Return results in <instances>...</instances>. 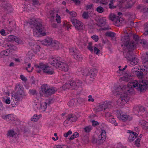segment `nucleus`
Wrapping results in <instances>:
<instances>
[{
  "label": "nucleus",
  "instance_id": "obj_1",
  "mask_svg": "<svg viewBox=\"0 0 148 148\" xmlns=\"http://www.w3.org/2000/svg\"><path fill=\"white\" fill-rule=\"evenodd\" d=\"M136 75L138 78H141L139 82L134 80L129 82L127 86H125L123 88L118 87L114 91L115 95L119 96V97L117 101V104L119 106L124 105L129 100L127 94L133 92V88H135L138 91L142 92L147 89L148 87V82L147 80H144L142 77L144 73L142 71H137Z\"/></svg>",
  "mask_w": 148,
  "mask_h": 148
},
{
  "label": "nucleus",
  "instance_id": "obj_2",
  "mask_svg": "<svg viewBox=\"0 0 148 148\" xmlns=\"http://www.w3.org/2000/svg\"><path fill=\"white\" fill-rule=\"evenodd\" d=\"M130 32L125 31V35L122 38L121 40L125 44V46L132 50L136 47L137 41L140 39L138 35H133L132 36Z\"/></svg>",
  "mask_w": 148,
  "mask_h": 148
},
{
  "label": "nucleus",
  "instance_id": "obj_3",
  "mask_svg": "<svg viewBox=\"0 0 148 148\" xmlns=\"http://www.w3.org/2000/svg\"><path fill=\"white\" fill-rule=\"evenodd\" d=\"M30 24L32 26V27L33 28V34L34 36L39 37L40 35L42 36L46 35L45 32L42 33V32L45 31V29L40 22L35 18H32L31 20Z\"/></svg>",
  "mask_w": 148,
  "mask_h": 148
},
{
  "label": "nucleus",
  "instance_id": "obj_4",
  "mask_svg": "<svg viewBox=\"0 0 148 148\" xmlns=\"http://www.w3.org/2000/svg\"><path fill=\"white\" fill-rule=\"evenodd\" d=\"M15 90L16 92L12 95V97L14 98L15 101H19L25 98L27 95L24 91V89L20 84L18 83L15 86Z\"/></svg>",
  "mask_w": 148,
  "mask_h": 148
},
{
  "label": "nucleus",
  "instance_id": "obj_5",
  "mask_svg": "<svg viewBox=\"0 0 148 148\" xmlns=\"http://www.w3.org/2000/svg\"><path fill=\"white\" fill-rule=\"evenodd\" d=\"M34 66L36 69V71L38 73H40L42 70L44 73L47 75H51L55 73L53 69L42 62L38 64H35Z\"/></svg>",
  "mask_w": 148,
  "mask_h": 148
},
{
  "label": "nucleus",
  "instance_id": "obj_6",
  "mask_svg": "<svg viewBox=\"0 0 148 148\" xmlns=\"http://www.w3.org/2000/svg\"><path fill=\"white\" fill-rule=\"evenodd\" d=\"M82 84V82L79 80L71 81L69 83L65 84L62 86V88L64 90L66 89L72 90H77L79 86Z\"/></svg>",
  "mask_w": 148,
  "mask_h": 148
},
{
  "label": "nucleus",
  "instance_id": "obj_7",
  "mask_svg": "<svg viewBox=\"0 0 148 148\" xmlns=\"http://www.w3.org/2000/svg\"><path fill=\"white\" fill-rule=\"evenodd\" d=\"M56 91L54 87L50 88L47 84H43L41 86V91L42 92L43 95L46 97H49L55 93Z\"/></svg>",
  "mask_w": 148,
  "mask_h": 148
},
{
  "label": "nucleus",
  "instance_id": "obj_8",
  "mask_svg": "<svg viewBox=\"0 0 148 148\" xmlns=\"http://www.w3.org/2000/svg\"><path fill=\"white\" fill-rule=\"evenodd\" d=\"M112 107L111 103L110 101H105L101 103L96 107L98 111H105L106 109L110 108Z\"/></svg>",
  "mask_w": 148,
  "mask_h": 148
},
{
  "label": "nucleus",
  "instance_id": "obj_9",
  "mask_svg": "<svg viewBox=\"0 0 148 148\" xmlns=\"http://www.w3.org/2000/svg\"><path fill=\"white\" fill-rule=\"evenodd\" d=\"M71 21L77 30L81 31L84 29L83 24L80 21L73 18H71Z\"/></svg>",
  "mask_w": 148,
  "mask_h": 148
},
{
  "label": "nucleus",
  "instance_id": "obj_10",
  "mask_svg": "<svg viewBox=\"0 0 148 148\" xmlns=\"http://www.w3.org/2000/svg\"><path fill=\"white\" fill-rule=\"evenodd\" d=\"M69 52L70 54L73 56L75 59L78 61L81 60L82 57L79 51L76 48L73 47L70 48L69 49Z\"/></svg>",
  "mask_w": 148,
  "mask_h": 148
},
{
  "label": "nucleus",
  "instance_id": "obj_11",
  "mask_svg": "<svg viewBox=\"0 0 148 148\" xmlns=\"http://www.w3.org/2000/svg\"><path fill=\"white\" fill-rule=\"evenodd\" d=\"M59 58H55L53 57L49 58V60L51 65L56 68H58L60 64L61 63V62L59 60Z\"/></svg>",
  "mask_w": 148,
  "mask_h": 148
},
{
  "label": "nucleus",
  "instance_id": "obj_12",
  "mask_svg": "<svg viewBox=\"0 0 148 148\" xmlns=\"http://www.w3.org/2000/svg\"><path fill=\"white\" fill-rule=\"evenodd\" d=\"M97 73V71L96 69H90L87 74L86 73H84V74L88 77V78H89L90 80H92L95 78Z\"/></svg>",
  "mask_w": 148,
  "mask_h": 148
},
{
  "label": "nucleus",
  "instance_id": "obj_13",
  "mask_svg": "<svg viewBox=\"0 0 148 148\" xmlns=\"http://www.w3.org/2000/svg\"><path fill=\"white\" fill-rule=\"evenodd\" d=\"M134 112L136 114L140 115H143L146 112L145 108L143 106H135L134 108Z\"/></svg>",
  "mask_w": 148,
  "mask_h": 148
},
{
  "label": "nucleus",
  "instance_id": "obj_14",
  "mask_svg": "<svg viewBox=\"0 0 148 148\" xmlns=\"http://www.w3.org/2000/svg\"><path fill=\"white\" fill-rule=\"evenodd\" d=\"M106 20L105 17H101L98 19L97 25L102 27L107 25Z\"/></svg>",
  "mask_w": 148,
  "mask_h": 148
},
{
  "label": "nucleus",
  "instance_id": "obj_15",
  "mask_svg": "<svg viewBox=\"0 0 148 148\" xmlns=\"http://www.w3.org/2000/svg\"><path fill=\"white\" fill-rule=\"evenodd\" d=\"M113 22L116 26H119L122 25L124 23V21L119 16H116Z\"/></svg>",
  "mask_w": 148,
  "mask_h": 148
},
{
  "label": "nucleus",
  "instance_id": "obj_16",
  "mask_svg": "<svg viewBox=\"0 0 148 148\" xmlns=\"http://www.w3.org/2000/svg\"><path fill=\"white\" fill-rule=\"evenodd\" d=\"M128 131L130 134L128 138V140L130 142H132L137 137L138 134L135 132L130 130H128Z\"/></svg>",
  "mask_w": 148,
  "mask_h": 148
},
{
  "label": "nucleus",
  "instance_id": "obj_17",
  "mask_svg": "<svg viewBox=\"0 0 148 148\" xmlns=\"http://www.w3.org/2000/svg\"><path fill=\"white\" fill-rule=\"evenodd\" d=\"M60 65L58 68L59 69L65 72H66L68 71L69 66L67 64L61 62V63H60Z\"/></svg>",
  "mask_w": 148,
  "mask_h": 148
},
{
  "label": "nucleus",
  "instance_id": "obj_18",
  "mask_svg": "<svg viewBox=\"0 0 148 148\" xmlns=\"http://www.w3.org/2000/svg\"><path fill=\"white\" fill-rule=\"evenodd\" d=\"M118 117L120 120L123 121L128 120L130 121L131 119V118L129 116L123 114H121L120 115L118 116Z\"/></svg>",
  "mask_w": 148,
  "mask_h": 148
},
{
  "label": "nucleus",
  "instance_id": "obj_19",
  "mask_svg": "<svg viewBox=\"0 0 148 148\" xmlns=\"http://www.w3.org/2000/svg\"><path fill=\"white\" fill-rule=\"evenodd\" d=\"M53 40L51 38L47 37L44 40L42 41L43 45H51Z\"/></svg>",
  "mask_w": 148,
  "mask_h": 148
},
{
  "label": "nucleus",
  "instance_id": "obj_20",
  "mask_svg": "<svg viewBox=\"0 0 148 148\" xmlns=\"http://www.w3.org/2000/svg\"><path fill=\"white\" fill-rule=\"evenodd\" d=\"M128 63L130 65L133 66L136 65L139 62V60L136 57H132L131 58H128Z\"/></svg>",
  "mask_w": 148,
  "mask_h": 148
},
{
  "label": "nucleus",
  "instance_id": "obj_21",
  "mask_svg": "<svg viewBox=\"0 0 148 148\" xmlns=\"http://www.w3.org/2000/svg\"><path fill=\"white\" fill-rule=\"evenodd\" d=\"M124 48H125L126 51H127V52L126 54V58L128 60V58L130 59L132 58V56L133 54L132 51L134 49V48H133L132 50H131V49L125 46V45H124Z\"/></svg>",
  "mask_w": 148,
  "mask_h": 148
},
{
  "label": "nucleus",
  "instance_id": "obj_22",
  "mask_svg": "<svg viewBox=\"0 0 148 148\" xmlns=\"http://www.w3.org/2000/svg\"><path fill=\"white\" fill-rule=\"evenodd\" d=\"M51 46L55 49L58 50L60 48L61 45L58 41L56 40H53Z\"/></svg>",
  "mask_w": 148,
  "mask_h": 148
},
{
  "label": "nucleus",
  "instance_id": "obj_23",
  "mask_svg": "<svg viewBox=\"0 0 148 148\" xmlns=\"http://www.w3.org/2000/svg\"><path fill=\"white\" fill-rule=\"evenodd\" d=\"M106 137V133L104 130H101V134L99 136L98 138L99 140H104Z\"/></svg>",
  "mask_w": 148,
  "mask_h": 148
},
{
  "label": "nucleus",
  "instance_id": "obj_24",
  "mask_svg": "<svg viewBox=\"0 0 148 148\" xmlns=\"http://www.w3.org/2000/svg\"><path fill=\"white\" fill-rule=\"evenodd\" d=\"M10 52V51L8 49L1 51L0 53V57L4 58L5 56H8Z\"/></svg>",
  "mask_w": 148,
  "mask_h": 148
},
{
  "label": "nucleus",
  "instance_id": "obj_25",
  "mask_svg": "<svg viewBox=\"0 0 148 148\" xmlns=\"http://www.w3.org/2000/svg\"><path fill=\"white\" fill-rule=\"evenodd\" d=\"M67 117L71 122L75 121L77 119V117L75 115L72 114H69Z\"/></svg>",
  "mask_w": 148,
  "mask_h": 148
},
{
  "label": "nucleus",
  "instance_id": "obj_26",
  "mask_svg": "<svg viewBox=\"0 0 148 148\" xmlns=\"http://www.w3.org/2000/svg\"><path fill=\"white\" fill-rule=\"evenodd\" d=\"M144 64L140 68V70L145 74L148 72V64Z\"/></svg>",
  "mask_w": 148,
  "mask_h": 148
},
{
  "label": "nucleus",
  "instance_id": "obj_27",
  "mask_svg": "<svg viewBox=\"0 0 148 148\" xmlns=\"http://www.w3.org/2000/svg\"><path fill=\"white\" fill-rule=\"evenodd\" d=\"M6 48L7 49H9L10 50H9L11 51H15L16 49V47L13 45H11L10 44H7L6 46Z\"/></svg>",
  "mask_w": 148,
  "mask_h": 148
},
{
  "label": "nucleus",
  "instance_id": "obj_28",
  "mask_svg": "<svg viewBox=\"0 0 148 148\" xmlns=\"http://www.w3.org/2000/svg\"><path fill=\"white\" fill-rule=\"evenodd\" d=\"M40 109L42 111H45L47 108V103L45 102H41L40 104Z\"/></svg>",
  "mask_w": 148,
  "mask_h": 148
},
{
  "label": "nucleus",
  "instance_id": "obj_29",
  "mask_svg": "<svg viewBox=\"0 0 148 148\" xmlns=\"http://www.w3.org/2000/svg\"><path fill=\"white\" fill-rule=\"evenodd\" d=\"M126 3L125 7L126 9L131 8L134 4L133 2L131 0H127Z\"/></svg>",
  "mask_w": 148,
  "mask_h": 148
},
{
  "label": "nucleus",
  "instance_id": "obj_30",
  "mask_svg": "<svg viewBox=\"0 0 148 148\" xmlns=\"http://www.w3.org/2000/svg\"><path fill=\"white\" fill-rule=\"evenodd\" d=\"M16 133L13 130H11L8 131L7 136L9 138L13 137L15 135Z\"/></svg>",
  "mask_w": 148,
  "mask_h": 148
},
{
  "label": "nucleus",
  "instance_id": "obj_31",
  "mask_svg": "<svg viewBox=\"0 0 148 148\" xmlns=\"http://www.w3.org/2000/svg\"><path fill=\"white\" fill-rule=\"evenodd\" d=\"M145 55V54H143L141 58L143 64H148V57Z\"/></svg>",
  "mask_w": 148,
  "mask_h": 148
},
{
  "label": "nucleus",
  "instance_id": "obj_32",
  "mask_svg": "<svg viewBox=\"0 0 148 148\" xmlns=\"http://www.w3.org/2000/svg\"><path fill=\"white\" fill-rule=\"evenodd\" d=\"M131 77V75L130 74L125 73L124 74L123 77H122V79L125 81H127L130 79V77Z\"/></svg>",
  "mask_w": 148,
  "mask_h": 148
},
{
  "label": "nucleus",
  "instance_id": "obj_33",
  "mask_svg": "<svg viewBox=\"0 0 148 148\" xmlns=\"http://www.w3.org/2000/svg\"><path fill=\"white\" fill-rule=\"evenodd\" d=\"M41 117V116L40 115L35 114L31 118V120L32 121H37Z\"/></svg>",
  "mask_w": 148,
  "mask_h": 148
},
{
  "label": "nucleus",
  "instance_id": "obj_34",
  "mask_svg": "<svg viewBox=\"0 0 148 148\" xmlns=\"http://www.w3.org/2000/svg\"><path fill=\"white\" fill-rule=\"evenodd\" d=\"M109 122L110 123L114 124V125L115 126L117 125V123H116V121H115L114 116H111V117L110 119H108V120Z\"/></svg>",
  "mask_w": 148,
  "mask_h": 148
},
{
  "label": "nucleus",
  "instance_id": "obj_35",
  "mask_svg": "<svg viewBox=\"0 0 148 148\" xmlns=\"http://www.w3.org/2000/svg\"><path fill=\"white\" fill-rule=\"evenodd\" d=\"M114 2L115 1L114 0H110V2L109 5V7L110 8L112 9L116 8V6H114L113 5Z\"/></svg>",
  "mask_w": 148,
  "mask_h": 148
},
{
  "label": "nucleus",
  "instance_id": "obj_36",
  "mask_svg": "<svg viewBox=\"0 0 148 148\" xmlns=\"http://www.w3.org/2000/svg\"><path fill=\"white\" fill-rule=\"evenodd\" d=\"M92 129V127L91 125L86 126L84 128V130L86 133L90 132Z\"/></svg>",
  "mask_w": 148,
  "mask_h": 148
},
{
  "label": "nucleus",
  "instance_id": "obj_37",
  "mask_svg": "<svg viewBox=\"0 0 148 148\" xmlns=\"http://www.w3.org/2000/svg\"><path fill=\"white\" fill-rule=\"evenodd\" d=\"M96 10L98 12L100 13H101L104 12V10L103 8L102 7L98 6Z\"/></svg>",
  "mask_w": 148,
  "mask_h": 148
},
{
  "label": "nucleus",
  "instance_id": "obj_38",
  "mask_svg": "<svg viewBox=\"0 0 148 148\" xmlns=\"http://www.w3.org/2000/svg\"><path fill=\"white\" fill-rule=\"evenodd\" d=\"M16 37L13 35H10L8 38V40L9 41H15Z\"/></svg>",
  "mask_w": 148,
  "mask_h": 148
},
{
  "label": "nucleus",
  "instance_id": "obj_39",
  "mask_svg": "<svg viewBox=\"0 0 148 148\" xmlns=\"http://www.w3.org/2000/svg\"><path fill=\"white\" fill-rule=\"evenodd\" d=\"M75 102L73 99L69 101L68 103V105L70 107H73L74 106Z\"/></svg>",
  "mask_w": 148,
  "mask_h": 148
},
{
  "label": "nucleus",
  "instance_id": "obj_40",
  "mask_svg": "<svg viewBox=\"0 0 148 148\" xmlns=\"http://www.w3.org/2000/svg\"><path fill=\"white\" fill-rule=\"evenodd\" d=\"M137 42H138L137 43V45L139 44H140L141 45H142L143 46L146 45L147 43L146 41L145 40L140 39L138 40Z\"/></svg>",
  "mask_w": 148,
  "mask_h": 148
},
{
  "label": "nucleus",
  "instance_id": "obj_41",
  "mask_svg": "<svg viewBox=\"0 0 148 148\" xmlns=\"http://www.w3.org/2000/svg\"><path fill=\"white\" fill-rule=\"evenodd\" d=\"M109 18L110 20H111L113 21V22H114V21L115 18H116V16L115 15H114L111 13L110 14L109 16Z\"/></svg>",
  "mask_w": 148,
  "mask_h": 148
},
{
  "label": "nucleus",
  "instance_id": "obj_42",
  "mask_svg": "<svg viewBox=\"0 0 148 148\" xmlns=\"http://www.w3.org/2000/svg\"><path fill=\"white\" fill-rule=\"evenodd\" d=\"M31 66V64L30 63H29L27 65V67H26V70H27L28 72H32L33 69V67H32L31 69L30 68Z\"/></svg>",
  "mask_w": 148,
  "mask_h": 148
},
{
  "label": "nucleus",
  "instance_id": "obj_43",
  "mask_svg": "<svg viewBox=\"0 0 148 148\" xmlns=\"http://www.w3.org/2000/svg\"><path fill=\"white\" fill-rule=\"evenodd\" d=\"M78 136V133L77 132H75L69 138V140H72L74 138H76Z\"/></svg>",
  "mask_w": 148,
  "mask_h": 148
},
{
  "label": "nucleus",
  "instance_id": "obj_44",
  "mask_svg": "<svg viewBox=\"0 0 148 148\" xmlns=\"http://www.w3.org/2000/svg\"><path fill=\"white\" fill-rule=\"evenodd\" d=\"M70 120L68 119V118L67 117V119L66 120L64 121V125L65 126H67L68 125L70 124L71 123Z\"/></svg>",
  "mask_w": 148,
  "mask_h": 148
},
{
  "label": "nucleus",
  "instance_id": "obj_45",
  "mask_svg": "<svg viewBox=\"0 0 148 148\" xmlns=\"http://www.w3.org/2000/svg\"><path fill=\"white\" fill-rule=\"evenodd\" d=\"M106 35L108 36L113 37L114 36L115 34L112 32H106Z\"/></svg>",
  "mask_w": 148,
  "mask_h": 148
},
{
  "label": "nucleus",
  "instance_id": "obj_46",
  "mask_svg": "<svg viewBox=\"0 0 148 148\" xmlns=\"http://www.w3.org/2000/svg\"><path fill=\"white\" fill-rule=\"evenodd\" d=\"M139 124L143 127V125H144L145 124H146L147 125H148V122L144 120H140L139 121Z\"/></svg>",
  "mask_w": 148,
  "mask_h": 148
},
{
  "label": "nucleus",
  "instance_id": "obj_47",
  "mask_svg": "<svg viewBox=\"0 0 148 148\" xmlns=\"http://www.w3.org/2000/svg\"><path fill=\"white\" fill-rule=\"evenodd\" d=\"M92 45V43L91 42H89L88 43V45L87 46L88 49L91 52H92L93 51V49Z\"/></svg>",
  "mask_w": 148,
  "mask_h": 148
},
{
  "label": "nucleus",
  "instance_id": "obj_48",
  "mask_svg": "<svg viewBox=\"0 0 148 148\" xmlns=\"http://www.w3.org/2000/svg\"><path fill=\"white\" fill-rule=\"evenodd\" d=\"M105 116L107 120H108V119H110V118L111 117V116L112 117L113 115L111 114L110 112H108L106 113Z\"/></svg>",
  "mask_w": 148,
  "mask_h": 148
},
{
  "label": "nucleus",
  "instance_id": "obj_49",
  "mask_svg": "<svg viewBox=\"0 0 148 148\" xmlns=\"http://www.w3.org/2000/svg\"><path fill=\"white\" fill-rule=\"evenodd\" d=\"M56 20L58 23H59L61 22V18L60 16L58 14H57L56 15Z\"/></svg>",
  "mask_w": 148,
  "mask_h": 148
},
{
  "label": "nucleus",
  "instance_id": "obj_50",
  "mask_svg": "<svg viewBox=\"0 0 148 148\" xmlns=\"http://www.w3.org/2000/svg\"><path fill=\"white\" fill-rule=\"evenodd\" d=\"M11 114L6 115L4 116H3L2 117L3 119H6L7 121L11 120Z\"/></svg>",
  "mask_w": 148,
  "mask_h": 148
},
{
  "label": "nucleus",
  "instance_id": "obj_51",
  "mask_svg": "<svg viewBox=\"0 0 148 148\" xmlns=\"http://www.w3.org/2000/svg\"><path fill=\"white\" fill-rule=\"evenodd\" d=\"M140 139L139 138H138V137L136 139V140L135 141V144L138 147L140 146Z\"/></svg>",
  "mask_w": 148,
  "mask_h": 148
},
{
  "label": "nucleus",
  "instance_id": "obj_52",
  "mask_svg": "<svg viewBox=\"0 0 148 148\" xmlns=\"http://www.w3.org/2000/svg\"><path fill=\"white\" fill-rule=\"evenodd\" d=\"M82 16L84 18L87 19L89 17L88 13V12H84L83 13Z\"/></svg>",
  "mask_w": 148,
  "mask_h": 148
},
{
  "label": "nucleus",
  "instance_id": "obj_53",
  "mask_svg": "<svg viewBox=\"0 0 148 148\" xmlns=\"http://www.w3.org/2000/svg\"><path fill=\"white\" fill-rule=\"evenodd\" d=\"M27 55L29 56V58H31L33 56L34 52L32 51H28L27 53Z\"/></svg>",
  "mask_w": 148,
  "mask_h": 148
},
{
  "label": "nucleus",
  "instance_id": "obj_54",
  "mask_svg": "<svg viewBox=\"0 0 148 148\" xmlns=\"http://www.w3.org/2000/svg\"><path fill=\"white\" fill-rule=\"evenodd\" d=\"M15 41L18 44H23V42L21 40L18 39L17 37L16 38Z\"/></svg>",
  "mask_w": 148,
  "mask_h": 148
},
{
  "label": "nucleus",
  "instance_id": "obj_55",
  "mask_svg": "<svg viewBox=\"0 0 148 148\" xmlns=\"http://www.w3.org/2000/svg\"><path fill=\"white\" fill-rule=\"evenodd\" d=\"M100 50L98 49L97 47H95L94 49V52L96 54H98L100 52Z\"/></svg>",
  "mask_w": 148,
  "mask_h": 148
},
{
  "label": "nucleus",
  "instance_id": "obj_56",
  "mask_svg": "<svg viewBox=\"0 0 148 148\" xmlns=\"http://www.w3.org/2000/svg\"><path fill=\"white\" fill-rule=\"evenodd\" d=\"M91 38L94 40L95 41H97L98 39V37L96 35H94L92 36Z\"/></svg>",
  "mask_w": 148,
  "mask_h": 148
},
{
  "label": "nucleus",
  "instance_id": "obj_57",
  "mask_svg": "<svg viewBox=\"0 0 148 148\" xmlns=\"http://www.w3.org/2000/svg\"><path fill=\"white\" fill-rule=\"evenodd\" d=\"M70 15L73 17H75L77 16V14L75 12H69Z\"/></svg>",
  "mask_w": 148,
  "mask_h": 148
},
{
  "label": "nucleus",
  "instance_id": "obj_58",
  "mask_svg": "<svg viewBox=\"0 0 148 148\" xmlns=\"http://www.w3.org/2000/svg\"><path fill=\"white\" fill-rule=\"evenodd\" d=\"M92 125L94 127L96 126L99 124V123L98 122L95 120L92 121Z\"/></svg>",
  "mask_w": 148,
  "mask_h": 148
},
{
  "label": "nucleus",
  "instance_id": "obj_59",
  "mask_svg": "<svg viewBox=\"0 0 148 148\" xmlns=\"http://www.w3.org/2000/svg\"><path fill=\"white\" fill-rule=\"evenodd\" d=\"M71 130H69L67 133L64 134V136L65 137H67L69 135H71Z\"/></svg>",
  "mask_w": 148,
  "mask_h": 148
},
{
  "label": "nucleus",
  "instance_id": "obj_60",
  "mask_svg": "<svg viewBox=\"0 0 148 148\" xmlns=\"http://www.w3.org/2000/svg\"><path fill=\"white\" fill-rule=\"evenodd\" d=\"M34 47L35 49H34L36 50V52H37L39 51L40 49V47L39 46L36 45L34 46Z\"/></svg>",
  "mask_w": 148,
  "mask_h": 148
},
{
  "label": "nucleus",
  "instance_id": "obj_61",
  "mask_svg": "<svg viewBox=\"0 0 148 148\" xmlns=\"http://www.w3.org/2000/svg\"><path fill=\"white\" fill-rule=\"evenodd\" d=\"M56 148H68V147L65 145H58Z\"/></svg>",
  "mask_w": 148,
  "mask_h": 148
},
{
  "label": "nucleus",
  "instance_id": "obj_62",
  "mask_svg": "<svg viewBox=\"0 0 148 148\" xmlns=\"http://www.w3.org/2000/svg\"><path fill=\"white\" fill-rule=\"evenodd\" d=\"M73 1L74 2L76 5H79L81 3V1L79 0H71Z\"/></svg>",
  "mask_w": 148,
  "mask_h": 148
},
{
  "label": "nucleus",
  "instance_id": "obj_63",
  "mask_svg": "<svg viewBox=\"0 0 148 148\" xmlns=\"http://www.w3.org/2000/svg\"><path fill=\"white\" fill-rule=\"evenodd\" d=\"M0 32L1 34L3 36L6 35L5 30L3 29H1L0 30Z\"/></svg>",
  "mask_w": 148,
  "mask_h": 148
},
{
  "label": "nucleus",
  "instance_id": "obj_64",
  "mask_svg": "<svg viewBox=\"0 0 148 148\" xmlns=\"http://www.w3.org/2000/svg\"><path fill=\"white\" fill-rule=\"evenodd\" d=\"M20 78L23 81L25 82L27 80V78L23 75H20Z\"/></svg>",
  "mask_w": 148,
  "mask_h": 148
}]
</instances>
